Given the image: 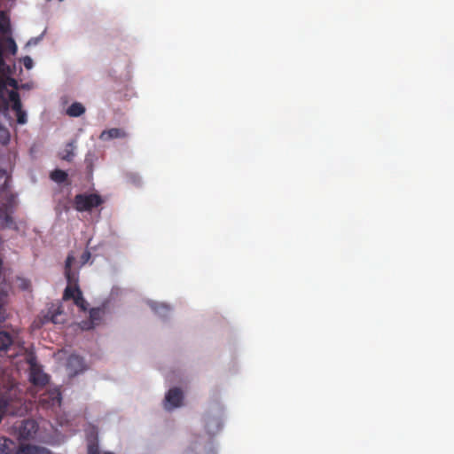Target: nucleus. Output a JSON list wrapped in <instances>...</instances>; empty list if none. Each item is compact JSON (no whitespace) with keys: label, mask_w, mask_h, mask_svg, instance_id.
<instances>
[{"label":"nucleus","mask_w":454,"mask_h":454,"mask_svg":"<svg viewBox=\"0 0 454 454\" xmlns=\"http://www.w3.org/2000/svg\"><path fill=\"white\" fill-rule=\"evenodd\" d=\"M73 203L78 212H87L101 206L104 200L97 193H80L74 196Z\"/></svg>","instance_id":"obj_1"},{"label":"nucleus","mask_w":454,"mask_h":454,"mask_svg":"<svg viewBox=\"0 0 454 454\" xmlns=\"http://www.w3.org/2000/svg\"><path fill=\"white\" fill-rule=\"evenodd\" d=\"M27 362L29 364V380L31 383L35 386H45L49 381V377L37 364L35 356H28Z\"/></svg>","instance_id":"obj_2"},{"label":"nucleus","mask_w":454,"mask_h":454,"mask_svg":"<svg viewBox=\"0 0 454 454\" xmlns=\"http://www.w3.org/2000/svg\"><path fill=\"white\" fill-rule=\"evenodd\" d=\"M63 300H73L74 303L82 312H85L88 309V302L84 299L79 286H67L64 290Z\"/></svg>","instance_id":"obj_3"},{"label":"nucleus","mask_w":454,"mask_h":454,"mask_svg":"<svg viewBox=\"0 0 454 454\" xmlns=\"http://www.w3.org/2000/svg\"><path fill=\"white\" fill-rule=\"evenodd\" d=\"M106 310L104 308H92L90 310L89 319L80 322L79 325L81 329L89 331L94 329L96 326H98L103 322Z\"/></svg>","instance_id":"obj_4"},{"label":"nucleus","mask_w":454,"mask_h":454,"mask_svg":"<svg viewBox=\"0 0 454 454\" xmlns=\"http://www.w3.org/2000/svg\"><path fill=\"white\" fill-rule=\"evenodd\" d=\"M39 426L34 419H27L22 422L19 428V437L21 440H34L38 432Z\"/></svg>","instance_id":"obj_5"},{"label":"nucleus","mask_w":454,"mask_h":454,"mask_svg":"<svg viewBox=\"0 0 454 454\" xmlns=\"http://www.w3.org/2000/svg\"><path fill=\"white\" fill-rule=\"evenodd\" d=\"M9 102L12 104V108L16 114L17 122L19 124H25L27 122V114L22 110L20 94L15 90H10Z\"/></svg>","instance_id":"obj_6"},{"label":"nucleus","mask_w":454,"mask_h":454,"mask_svg":"<svg viewBox=\"0 0 454 454\" xmlns=\"http://www.w3.org/2000/svg\"><path fill=\"white\" fill-rule=\"evenodd\" d=\"M184 399L183 392L178 387H173L168 390L165 396V408L171 410L182 405Z\"/></svg>","instance_id":"obj_7"},{"label":"nucleus","mask_w":454,"mask_h":454,"mask_svg":"<svg viewBox=\"0 0 454 454\" xmlns=\"http://www.w3.org/2000/svg\"><path fill=\"white\" fill-rule=\"evenodd\" d=\"M15 454H51V452L45 447L28 443H20L17 448Z\"/></svg>","instance_id":"obj_8"},{"label":"nucleus","mask_w":454,"mask_h":454,"mask_svg":"<svg viewBox=\"0 0 454 454\" xmlns=\"http://www.w3.org/2000/svg\"><path fill=\"white\" fill-rule=\"evenodd\" d=\"M67 366L70 373L75 375L83 371V359L77 355H71L67 359Z\"/></svg>","instance_id":"obj_9"},{"label":"nucleus","mask_w":454,"mask_h":454,"mask_svg":"<svg viewBox=\"0 0 454 454\" xmlns=\"http://www.w3.org/2000/svg\"><path fill=\"white\" fill-rule=\"evenodd\" d=\"M127 136L128 134L123 129L112 128L103 130L99 136V138L103 141H107L114 138H125Z\"/></svg>","instance_id":"obj_10"},{"label":"nucleus","mask_w":454,"mask_h":454,"mask_svg":"<svg viewBox=\"0 0 454 454\" xmlns=\"http://www.w3.org/2000/svg\"><path fill=\"white\" fill-rule=\"evenodd\" d=\"M11 74V67L5 63L4 59L3 47L0 46V92L1 94L6 90V83L2 75H8Z\"/></svg>","instance_id":"obj_11"},{"label":"nucleus","mask_w":454,"mask_h":454,"mask_svg":"<svg viewBox=\"0 0 454 454\" xmlns=\"http://www.w3.org/2000/svg\"><path fill=\"white\" fill-rule=\"evenodd\" d=\"M41 402L43 403H47L49 406H60L61 404V394L59 390L54 389L49 391L43 397H42Z\"/></svg>","instance_id":"obj_12"},{"label":"nucleus","mask_w":454,"mask_h":454,"mask_svg":"<svg viewBox=\"0 0 454 454\" xmlns=\"http://www.w3.org/2000/svg\"><path fill=\"white\" fill-rule=\"evenodd\" d=\"M9 303V296L7 292L0 291V323L4 322L8 317L7 306Z\"/></svg>","instance_id":"obj_13"},{"label":"nucleus","mask_w":454,"mask_h":454,"mask_svg":"<svg viewBox=\"0 0 454 454\" xmlns=\"http://www.w3.org/2000/svg\"><path fill=\"white\" fill-rule=\"evenodd\" d=\"M15 442L5 436H0V454H12Z\"/></svg>","instance_id":"obj_14"},{"label":"nucleus","mask_w":454,"mask_h":454,"mask_svg":"<svg viewBox=\"0 0 454 454\" xmlns=\"http://www.w3.org/2000/svg\"><path fill=\"white\" fill-rule=\"evenodd\" d=\"M85 112V107L78 102L73 103L67 110V114L72 117H79Z\"/></svg>","instance_id":"obj_15"},{"label":"nucleus","mask_w":454,"mask_h":454,"mask_svg":"<svg viewBox=\"0 0 454 454\" xmlns=\"http://www.w3.org/2000/svg\"><path fill=\"white\" fill-rule=\"evenodd\" d=\"M12 337L9 333L5 331L0 332V350H7L12 344Z\"/></svg>","instance_id":"obj_16"},{"label":"nucleus","mask_w":454,"mask_h":454,"mask_svg":"<svg viewBox=\"0 0 454 454\" xmlns=\"http://www.w3.org/2000/svg\"><path fill=\"white\" fill-rule=\"evenodd\" d=\"M10 404V397L7 395L0 394V414H2V416L11 412L9 409Z\"/></svg>","instance_id":"obj_17"},{"label":"nucleus","mask_w":454,"mask_h":454,"mask_svg":"<svg viewBox=\"0 0 454 454\" xmlns=\"http://www.w3.org/2000/svg\"><path fill=\"white\" fill-rule=\"evenodd\" d=\"M51 178L59 184L64 183L67 179V174L64 170L55 169L51 173Z\"/></svg>","instance_id":"obj_18"},{"label":"nucleus","mask_w":454,"mask_h":454,"mask_svg":"<svg viewBox=\"0 0 454 454\" xmlns=\"http://www.w3.org/2000/svg\"><path fill=\"white\" fill-rule=\"evenodd\" d=\"M0 221L4 227H10L13 223L12 215L4 208H0Z\"/></svg>","instance_id":"obj_19"},{"label":"nucleus","mask_w":454,"mask_h":454,"mask_svg":"<svg viewBox=\"0 0 454 454\" xmlns=\"http://www.w3.org/2000/svg\"><path fill=\"white\" fill-rule=\"evenodd\" d=\"M65 276L68 282L67 286H78V275L76 272L73 271L72 269L65 270Z\"/></svg>","instance_id":"obj_20"},{"label":"nucleus","mask_w":454,"mask_h":454,"mask_svg":"<svg viewBox=\"0 0 454 454\" xmlns=\"http://www.w3.org/2000/svg\"><path fill=\"white\" fill-rule=\"evenodd\" d=\"M10 176L6 170L0 169V192H4L8 188Z\"/></svg>","instance_id":"obj_21"},{"label":"nucleus","mask_w":454,"mask_h":454,"mask_svg":"<svg viewBox=\"0 0 454 454\" xmlns=\"http://www.w3.org/2000/svg\"><path fill=\"white\" fill-rule=\"evenodd\" d=\"M10 29L9 20L4 12H0V31L4 34L7 33Z\"/></svg>","instance_id":"obj_22"},{"label":"nucleus","mask_w":454,"mask_h":454,"mask_svg":"<svg viewBox=\"0 0 454 454\" xmlns=\"http://www.w3.org/2000/svg\"><path fill=\"white\" fill-rule=\"evenodd\" d=\"M10 141L9 130L0 124V144L6 145Z\"/></svg>","instance_id":"obj_23"},{"label":"nucleus","mask_w":454,"mask_h":454,"mask_svg":"<svg viewBox=\"0 0 454 454\" xmlns=\"http://www.w3.org/2000/svg\"><path fill=\"white\" fill-rule=\"evenodd\" d=\"M73 157H74L73 145L71 143H69L67 145L61 158L65 160L70 161V160H72Z\"/></svg>","instance_id":"obj_24"},{"label":"nucleus","mask_w":454,"mask_h":454,"mask_svg":"<svg viewBox=\"0 0 454 454\" xmlns=\"http://www.w3.org/2000/svg\"><path fill=\"white\" fill-rule=\"evenodd\" d=\"M127 177L129 181L135 185H139L141 183L140 177L137 174L129 173Z\"/></svg>","instance_id":"obj_25"},{"label":"nucleus","mask_w":454,"mask_h":454,"mask_svg":"<svg viewBox=\"0 0 454 454\" xmlns=\"http://www.w3.org/2000/svg\"><path fill=\"white\" fill-rule=\"evenodd\" d=\"M7 43H8V48H9L10 52L12 55H15L17 52V45H16L14 40L12 38L9 37L7 39Z\"/></svg>","instance_id":"obj_26"},{"label":"nucleus","mask_w":454,"mask_h":454,"mask_svg":"<svg viewBox=\"0 0 454 454\" xmlns=\"http://www.w3.org/2000/svg\"><path fill=\"white\" fill-rule=\"evenodd\" d=\"M88 454H99V450L97 443H90L88 445Z\"/></svg>","instance_id":"obj_27"},{"label":"nucleus","mask_w":454,"mask_h":454,"mask_svg":"<svg viewBox=\"0 0 454 454\" xmlns=\"http://www.w3.org/2000/svg\"><path fill=\"white\" fill-rule=\"evenodd\" d=\"M74 262V257L72 254H68L66 259L65 270H70Z\"/></svg>","instance_id":"obj_28"},{"label":"nucleus","mask_w":454,"mask_h":454,"mask_svg":"<svg viewBox=\"0 0 454 454\" xmlns=\"http://www.w3.org/2000/svg\"><path fill=\"white\" fill-rule=\"evenodd\" d=\"M23 64L27 69H30L33 66V61L30 57L27 56L23 59Z\"/></svg>","instance_id":"obj_29"},{"label":"nucleus","mask_w":454,"mask_h":454,"mask_svg":"<svg viewBox=\"0 0 454 454\" xmlns=\"http://www.w3.org/2000/svg\"><path fill=\"white\" fill-rule=\"evenodd\" d=\"M90 258V253L89 251H85L82 255V263H85Z\"/></svg>","instance_id":"obj_30"},{"label":"nucleus","mask_w":454,"mask_h":454,"mask_svg":"<svg viewBox=\"0 0 454 454\" xmlns=\"http://www.w3.org/2000/svg\"><path fill=\"white\" fill-rule=\"evenodd\" d=\"M13 200H14V195L11 194L10 198H9V202L12 203Z\"/></svg>","instance_id":"obj_31"}]
</instances>
